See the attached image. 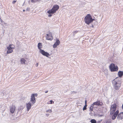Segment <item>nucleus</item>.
<instances>
[{
	"label": "nucleus",
	"mask_w": 123,
	"mask_h": 123,
	"mask_svg": "<svg viewBox=\"0 0 123 123\" xmlns=\"http://www.w3.org/2000/svg\"><path fill=\"white\" fill-rule=\"evenodd\" d=\"M73 93H76V92L75 91H73Z\"/></svg>",
	"instance_id": "31"
},
{
	"label": "nucleus",
	"mask_w": 123,
	"mask_h": 123,
	"mask_svg": "<svg viewBox=\"0 0 123 123\" xmlns=\"http://www.w3.org/2000/svg\"><path fill=\"white\" fill-rule=\"evenodd\" d=\"M112 83L114 88L116 90L119 89L121 83V80L120 78L117 77L113 81Z\"/></svg>",
	"instance_id": "1"
},
{
	"label": "nucleus",
	"mask_w": 123,
	"mask_h": 123,
	"mask_svg": "<svg viewBox=\"0 0 123 123\" xmlns=\"http://www.w3.org/2000/svg\"><path fill=\"white\" fill-rule=\"evenodd\" d=\"M59 7L57 5H55L53 6L52 9L48 11L47 12L49 14L54 13L58 10Z\"/></svg>",
	"instance_id": "5"
},
{
	"label": "nucleus",
	"mask_w": 123,
	"mask_h": 123,
	"mask_svg": "<svg viewBox=\"0 0 123 123\" xmlns=\"http://www.w3.org/2000/svg\"><path fill=\"white\" fill-rule=\"evenodd\" d=\"M38 64L37 63L36 64V66H38Z\"/></svg>",
	"instance_id": "35"
},
{
	"label": "nucleus",
	"mask_w": 123,
	"mask_h": 123,
	"mask_svg": "<svg viewBox=\"0 0 123 123\" xmlns=\"http://www.w3.org/2000/svg\"><path fill=\"white\" fill-rule=\"evenodd\" d=\"M46 115L48 117L49 116V114H46Z\"/></svg>",
	"instance_id": "30"
},
{
	"label": "nucleus",
	"mask_w": 123,
	"mask_h": 123,
	"mask_svg": "<svg viewBox=\"0 0 123 123\" xmlns=\"http://www.w3.org/2000/svg\"><path fill=\"white\" fill-rule=\"evenodd\" d=\"M118 75L119 78L121 77L123 75V71H119L118 72Z\"/></svg>",
	"instance_id": "15"
},
{
	"label": "nucleus",
	"mask_w": 123,
	"mask_h": 123,
	"mask_svg": "<svg viewBox=\"0 0 123 123\" xmlns=\"http://www.w3.org/2000/svg\"><path fill=\"white\" fill-rule=\"evenodd\" d=\"M109 68L111 72L117 71L118 68L117 66H115V65L113 63L111 64Z\"/></svg>",
	"instance_id": "6"
},
{
	"label": "nucleus",
	"mask_w": 123,
	"mask_h": 123,
	"mask_svg": "<svg viewBox=\"0 0 123 123\" xmlns=\"http://www.w3.org/2000/svg\"><path fill=\"white\" fill-rule=\"evenodd\" d=\"M94 20L89 14H87L84 18L85 22L88 25L91 23Z\"/></svg>",
	"instance_id": "3"
},
{
	"label": "nucleus",
	"mask_w": 123,
	"mask_h": 123,
	"mask_svg": "<svg viewBox=\"0 0 123 123\" xmlns=\"http://www.w3.org/2000/svg\"><path fill=\"white\" fill-rule=\"evenodd\" d=\"M93 105L92 104L91 105L89 108V111L91 112L90 113V114L91 113H92V111H93Z\"/></svg>",
	"instance_id": "17"
},
{
	"label": "nucleus",
	"mask_w": 123,
	"mask_h": 123,
	"mask_svg": "<svg viewBox=\"0 0 123 123\" xmlns=\"http://www.w3.org/2000/svg\"><path fill=\"white\" fill-rule=\"evenodd\" d=\"M38 48L39 49V52L43 55L46 56L47 57H48L50 56L49 54L47 52L41 49V48H42V44L41 43H39L38 44Z\"/></svg>",
	"instance_id": "2"
},
{
	"label": "nucleus",
	"mask_w": 123,
	"mask_h": 123,
	"mask_svg": "<svg viewBox=\"0 0 123 123\" xmlns=\"http://www.w3.org/2000/svg\"><path fill=\"white\" fill-rule=\"evenodd\" d=\"M78 31H76L73 32V34L74 35L75 34H76V33L78 32Z\"/></svg>",
	"instance_id": "26"
},
{
	"label": "nucleus",
	"mask_w": 123,
	"mask_h": 123,
	"mask_svg": "<svg viewBox=\"0 0 123 123\" xmlns=\"http://www.w3.org/2000/svg\"><path fill=\"white\" fill-rule=\"evenodd\" d=\"M12 45V46H11L12 47H14V46H13V45Z\"/></svg>",
	"instance_id": "34"
},
{
	"label": "nucleus",
	"mask_w": 123,
	"mask_h": 123,
	"mask_svg": "<svg viewBox=\"0 0 123 123\" xmlns=\"http://www.w3.org/2000/svg\"><path fill=\"white\" fill-rule=\"evenodd\" d=\"M119 113V110H117L113 114L112 117V120H114L116 118L117 115Z\"/></svg>",
	"instance_id": "9"
},
{
	"label": "nucleus",
	"mask_w": 123,
	"mask_h": 123,
	"mask_svg": "<svg viewBox=\"0 0 123 123\" xmlns=\"http://www.w3.org/2000/svg\"><path fill=\"white\" fill-rule=\"evenodd\" d=\"M36 101L35 98V95L34 94H33L31 96V98L30 101V103L31 102L32 105L35 103Z\"/></svg>",
	"instance_id": "7"
},
{
	"label": "nucleus",
	"mask_w": 123,
	"mask_h": 123,
	"mask_svg": "<svg viewBox=\"0 0 123 123\" xmlns=\"http://www.w3.org/2000/svg\"><path fill=\"white\" fill-rule=\"evenodd\" d=\"M52 15L51 14H49L48 15L49 17H50L52 16Z\"/></svg>",
	"instance_id": "28"
},
{
	"label": "nucleus",
	"mask_w": 123,
	"mask_h": 123,
	"mask_svg": "<svg viewBox=\"0 0 123 123\" xmlns=\"http://www.w3.org/2000/svg\"><path fill=\"white\" fill-rule=\"evenodd\" d=\"M122 109H123V104L122 105Z\"/></svg>",
	"instance_id": "36"
},
{
	"label": "nucleus",
	"mask_w": 123,
	"mask_h": 123,
	"mask_svg": "<svg viewBox=\"0 0 123 123\" xmlns=\"http://www.w3.org/2000/svg\"><path fill=\"white\" fill-rule=\"evenodd\" d=\"M117 107V105L115 103H114L111 105L110 108V114L111 115H112L115 112Z\"/></svg>",
	"instance_id": "4"
},
{
	"label": "nucleus",
	"mask_w": 123,
	"mask_h": 123,
	"mask_svg": "<svg viewBox=\"0 0 123 123\" xmlns=\"http://www.w3.org/2000/svg\"><path fill=\"white\" fill-rule=\"evenodd\" d=\"M117 118L118 120L122 119L123 118V112H121L118 115Z\"/></svg>",
	"instance_id": "12"
},
{
	"label": "nucleus",
	"mask_w": 123,
	"mask_h": 123,
	"mask_svg": "<svg viewBox=\"0 0 123 123\" xmlns=\"http://www.w3.org/2000/svg\"><path fill=\"white\" fill-rule=\"evenodd\" d=\"M41 0H31V2L32 3H35L36 2L38 1H40Z\"/></svg>",
	"instance_id": "21"
},
{
	"label": "nucleus",
	"mask_w": 123,
	"mask_h": 123,
	"mask_svg": "<svg viewBox=\"0 0 123 123\" xmlns=\"http://www.w3.org/2000/svg\"><path fill=\"white\" fill-rule=\"evenodd\" d=\"M46 37L47 39L48 40H51L53 39V37L52 36V34L51 32H50L48 34H47Z\"/></svg>",
	"instance_id": "8"
},
{
	"label": "nucleus",
	"mask_w": 123,
	"mask_h": 123,
	"mask_svg": "<svg viewBox=\"0 0 123 123\" xmlns=\"http://www.w3.org/2000/svg\"><path fill=\"white\" fill-rule=\"evenodd\" d=\"M23 11L24 12H25V10H23Z\"/></svg>",
	"instance_id": "37"
},
{
	"label": "nucleus",
	"mask_w": 123,
	"mask_h": 123,
	"mask_svg": "<svg viewBox=\"0 0 123 123\" xmlns=\"http://www.w3.org/2000/svg\"><path fill=\"white\" fill-rule=\"evenodd\" d=\"M60 42L58 39L56 40V42L53 45V47L54 48H55L56 47L59 45Z\"/></svg>",
	"instance_id": "13"
},
{
	"label": "nucleus",
	"mask_w": 123,
	"mask_h": 123,
	"mask_svg": "<svg viewBox=\"0 0 123 123\" xmlns=\"http://www.w3.org/2000/svg\"><path fill=\"white\" fill-rule=\"evenodd\" d=\"M25 59L24 58H22L20 60V63L21 64H25Z\"/></svg>",
	"instance_id": "16"
},
{
	"label": "nucleus",
	"mask_w": 123,
	"mask_h": 123,
	"mask_svg": "<svg viewBox=\"0 0 123 123\" xmlns=\"http://www.w3.org/2000/svg\"><path fill=\"white\" fill-rule=\"evenodd\" d=\"M100 101H98L96 102L93 103L92 104V105H93V106L94 105H99L100 104Z\"/></svg>",
	"instance_id": "14"
},
{
	"label": "nucleus",
	"mask_w": 123,
	"mask_h": 123,
	"mask_svg": "<svg viewBox=\"0 0 123 123\" xmlns=\"http://www.w3.org/2000/svg\"><path fill=\"white\" fill-rule=\"evenodd\" d=\"M87 106V105H85L84 106V107L83 108V110L84 111L86 109V107Z\"/></svg>",
	"instance_id": "23"
},
{
	"label": "nucleus",
	"mask_w": 123,
	"mask_h": 123,
	"mask_svg": "<svg viewBox=\"0 0 123 123\" xmlns=\"http://www.w3.org/2000/svg\"><path fill=\"white\" fill-rule=\"evenodd\" d=\"M91 27H92L93 28V27H94V26H93V25H92L91 26Z\"/></svg>",
	"instance_id": "33"
},
{
	"label": "nucleus",
	"mask_w": 123,
	"mask_h": 123,
	"mask_svg": "<svg viewBox=\"0 0 123 123\" xmlns=\"http://www.w3.org/2000/svg\"><path fill=\"white\" fill-rule=\"evenodd\" d=\"M12 45H10L9 46L7 47V49H8V50H10L11 49H13L14 48V47H12Z\"/></svg>",
	"instance_id": "18"
},
{
	"label": "nucleus",
	"mask_w": 123,
	"mask_h": 123,
	"mask_svg": "<svg viewBox=\"0 0 123 123\" xmlns=\"http://www.w3.org/2000/svg\"><path fill=\"white\" fill-rule=\"evenodd\" d=\"M48 91H46L45 92V93H47L48 92Z\"/></svg>",
	"instance_id": "32"
},
{
	"label": "nucleus",
	"mask_w": 123,
	"mask_h": 123,
	"mask_svg": "<svg viewBox=\"0 0 123 123\" xmlns=\"http://www.w3.org/2000/svg\"><path fill=\"white\" fill-rule=\"evenodd\" d=\"M16 1H15V0H14L13 1L12 3L13 4H14L16 2Z\"/></svg>",
	"instance_id": "27"
},
{
	"label": "nucleus",
	"mask_w": 123,
	"mask_h": 123,
	"mask_svg": "<svg viewBox=\"0 0 123 123\" xmlns=\"http://www.w3.org/2000/svg\"><path fill=\"white\" fill-rule=\"evenodd\" d=\"M91 123H96V120L94 119H91L90 121Z\"/></svg>",
	"instance_id": "19"
},
{
	"label": "nucleus",
	"mask_w": 123,
	"mask_h": 123,
	"mask_svg": "<svg viewBox=\"0 0 123 123\" xmlns=\"http://www.w3.org/2000/svg\"><path fill=\"white\" fill-rule=\"evenodd\" d=\"M52 103H54V102L52 101V100H50L49 102H48L47 103V104H51Z\"/></svg>",
	"instance_id": "24"
},
{
	"label": "nucleus",
	"mask_w": 123,
	"mask_h": 123,
	"mask_svg": "<svg viewBox=\"0 0 123 123\" xmlns=\"http://www.w3.org/2000/svg\"><path fill=\"white\" fill-rule=\"evenodd\" d=\"M108 71L107 70H105L104 73L105 75H107L108 74Z\"/></svg>",
	"instance_id": "22"
},
{
	"label": "nucleus",
	"mask_w": 123,
	"mask_h": 123,
	"mask_svg": "<svg viewBox=\"0 0 123 123\" xmlns=\"http://www.w3.org/2000/svg\"><path fill=\"white\" fill-rule=\"evenodd\" d=\"M52 112V110H47L46 111V112L48 113H51Z\"/></svg>",
	"instance_id": "25"
},
{
	"label": "nucleus",
	"mask_w": 123,
	"mask_h": 123,
	"mask_svg": "<svg viewBox=\"0 0 123 123\" xmlns=\"http://www.w3.org/2000/svg\"><path fill=\"white\" fill-rule=\"evenodd\" d=\"M85 105H87V101L86 100L85 101Z\"/></svg>",
	"instance_id": "29"
},
{
	"label": "nucleus",
	"mask_w": 123,
	"mask_h": 123,
	"mask_svg": "<svg viewBox=\"0 0 123 123\" xmlns=\"http://www.w3.org/2000/svg\"><path fill=\"white\" fill-rule=\"evenodd\" d=\"M32 105V104L30 103V102H29L28 103L26 104V107L28 111H29L31 108Z\"/></svg>",
	"instance_id": "11"
},
{
	"label": "nucleus",
	"mask_w": 123,
	"mask_h": 123,
	"mask_svg": "<svg viewBox=\"0 0 123 123\" xmlns=\"http://www.w3.org/2000/svg\"><path fill=\"white\" fill-rule=\"evenodd\" d=\"M16 107L14 105L11 106L10 107V112L12 113H14Z\"/></svg>",
	"instance_id": "10"
},
{
	"label": "nucleus",
	"mask_w": 123,
	"mask_h": 123,
	"mask_svg": "<svg viewBox=\"0 0 123 123\" xmlns=\"http://www.w3.org/2000/svg\"><path fill=\"white\" fill-rule=\"evenodd\" d=\"M13 51L11 49L10 50H8L7 51V54H9L12 53Z\"/></svg>",
	"instance_id": "20"
}]
</instances>
